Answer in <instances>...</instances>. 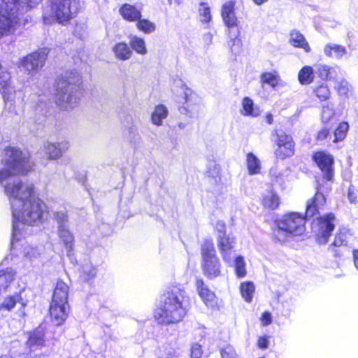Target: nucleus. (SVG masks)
Here are the masks:
<instances>
[{
    "label": "nucleus",
    "mask_w": 358,
    "mask_h": 358,
    "mask_svg": "<svg viewBox=\"0 0 358 358\" xmlns=\"http://www.w3.org/2000/svg\"><path fill=\"white\" fill-rule=\"evenodd\" d=\"M4 192L9 198L13 223V243L19 240V223L38 225L43 223L48 215V206L34 191L28 180H0Z\"/></svg>",
    "instance_id": "f257e3e1"
},
{
    "label": "nucleus",
    "mask_w": 358,
    "mask_h": 358,
    "mask_svg": "<svg viewBox=\"0 0 358 358\" xmlns=\"http://www.w3.org/2000/svg\"><path fill=\"white\" fill-rule=\"evenodd\" d=\"M185 292L177 287L169 289L155 312V318L163 324H176L187 314Z\"/></svg>",
    "instance_id": "f03ea898"
},
{
    "label": "nucleus",
    "mask_w": 358,
    "mask_h": 358,
    "mask_svg": "<svg viewBox=\"0 0 358 358\" xmlns=\"http://www.w3.org/2000/svg\"><path fill=\"white\" fill-rule=\"evenodd\" d=\"M41 0H0V38L13 32L21 23V15Z\"/></svg>",
    "instance_id": "7ed1b4c3"
},
{
    "label": "nucleus",
    "mask_w": 358,
    "mask_h": 358,
    "mask_svg": "<svg viewBox=\"0 0 358 358\" xmlns=\"http://www.w3.org/2000/svg\"><path fill=\"white\" fill-rule=\"evenodd\" d=\"M80 83L81 76L75 70L66 71L57 78L55 98L61 108H73L78 103L83 95Z\"/></svg>",
    "instance_id": "20e7f679"
},
{
    "label": "nucleus",
    "mask_w": 358,
    "mask_h": 358,
    "mask_svg": "<svg viewBox=\"0 0 358 358\" xmlns=\"http://www.w3.org/2000/svg\"><path fill=\"white\" fill-rule=\"evenodd\" d=\"M4 152L0 179H8L15 176H24L33 170L34 162L28 152L13 147L6 148Z\"/></svg>",
    "instance_id": "39448f33"
},
{
    "label": "nucleus",
    "mask_w": 358,
    "mask_h": 358,
    "mask_svg": "<svg viewBox=\"0 0 358 358\" xmlns=\"http://www.w3.org/2000/svg\"><path fill=\"white\" fill-rule=\"evenodd\" d=\"M80 7V0H50V11L45 10L43 21L45 24L55 21L66 24L76 17Z\"/></svg>",
    "instance_id": "423d86ee"
},
{
    "label": "nucleus",
    "mask_w": 358,
    "mask_h": 358,
    "mask_svg": "<svg viewBox=\"0 0 358 358\" xmlns=\"http://www.w3.org/2000/svg\"><path fill=\"white\" fill-rule=\"evenodd\" d=\"M305 217L297 213L285 214L275 220L273 236L280 242L287 241L292 236H301L305 231Z\"/></svg>",
    "instance_id": "0eeeda50"
},
{
    "label": "nucleus",
    "mask_w": 358,
    "mask_h": 358,
    "mask_svg": "<svg viewBox=\"0 0 358 358\" xmlns=\"http://www.w3.org/2000/svg\"><path fill=\"white\" fill-rule=\"evenodd\" d=\"M235 3L232 1L225 2L221 10V15L224 25L227 27V33L229 38L228 45L232 52H238L241 46L239 38V29L238 28V20L234 11Z\"/></svg>",
    "instance_id": "6e6552de"
},
{
    "label": "nucleus",
    "mask_w": 358,
    "mask_h": 358,
    "mask_svg": "<svg viewBox=\"0 0 358 358\" xmlns=\"http://www.w3.org/2000/svg\"><path fill=\"white\" fill-rule=\"evenodd\" d=\"M201 267L203 273L210 278L220 274L221 264L216 256L214 243L212 240H206L201 246Z\"/></svg>",
    "instance_id": "1a4fd4ad"
},
{
    "label": "nucleus",
    "mask_w": 358,
    "mask_h": 358,
    "mask_svg": "<svg viewBox=\"0 0 358 358\" xmlns=\"http://www.w3.org/2000/svg\"><path fill=\"white\" fill-rule=\"evenodd\" d=\"M273 141L276 144L275 155L277 158L284 159L294 153V143L292 137L282 130H278L273 135Z\"/></svg>",
    "instance_id": "9d476101"
},
{
    "label": "nucleus",
    "mask_w": 358,
    "mask_h": 358,
    "mask_svg": "<svg viewBox=\"0 0 358 358\" xmlns=\"http://www.w3.org/2000/svg\"><path fill=\"white\" fill-rule=\"evenodd\" d=\"M335 217L333 213L327 214L315 220L313 230L316 234L317 241L320 244H325L334 231Z\"/></svg>",
    "instance_id": "9b49d317"
},
{
    "label": "nucleus",
    "mask_w": 358,
    "mask_h": 358,
    "mask_svg": "<svg viewBox=\"0 0 358 358\" xmlns=\"http://www.w3.org/2000/svg\"><path fill=\"white\" fill-rule=\"evenodd\" d=\"M46 57L45 51L34 52L22 58L20 64L27 75L34 76L42 69Z\"/></svg>",
    "instance_id": "f8f14e48"
},
{
    "label": "nucleus",
    "mask_w": 358,
    "mask_h": 358,
    "mask_svg": "<svg viewBox=\"0 0 358 358\" xmlns=\"http://www.w3.org/2000/svg\"><path fill=\"white\" fill-rule=\"evenodd\" d=\"M0 92L3 94L6 109L15 114L14 99L16 92L10 85V75L8 71L0 73Z\"/></svg>",
    "instance_id": "ddd939ff"
},
{
    "label": "nucleus",
    "mask_w": 358,
    "mask_h": 358,
    "mask_svg": "<svg viewBox=\"0 0 358 358\" xmlns=\"http://www.w3.org/2000/svg\"><path fill=\"white\" fill-rule=\"evenodd\" d=\"M217 245L223 261L231 264L233 260L232 250L236 245V237L232 234H221L217 236Z\"/></svg>",
    "instance_id": "4468645a"
},
{
    "label": "nucleus",
    "mask_w": 358,
    "mask_h": 358,
    "mask_svg": "<svg viewBox=\"0 0 358 358\" xmlns=\"http://www.w3.org/2000/svg\"><path fill=\"white\" fill-rule=\"evenodd\" d=\"M322 182L327 181L322 180ZM323 187H326L327 190L330 189L329 185L327 182L320 184L315 196L307 203L306 212V216L307 217H312L316 215L318 213V208L324 206L326 203V198L323 194V192H324L322 189Z\"/></svg>",
    "instance_id": "2eb2a0df"
},
{
    "label": "nucleus",
    "mask_w": 358,
    "mask_h": 358,
    "mask_svg": "<svg viewBox=\"0 0 358 358\" xmlns=\"http://www.w3.org/2000/svg\"><path fill=\"white\" fill-rule=\"evenodd\" d=\"M313 159L320 170L324 173V179H332L334 176V157L331 155L323 151L317 152Z\"/></svg>",
    "instance_id": "dca6fc26"
},
{
    "label": "nucleus",
    "mask_w": 358,
    "mask_h": 358,
    "mask_svg": "<svg viewBox=\"0 0 358 358\" xmlns=\"http://www.w3.org/2000/svg\"><path fill=\"white\" fill-rule=\"evenodd\" d=\"M69 313V303L52 301L50 306V315L52 321L56 325L62 324Z\"/></svg>",
    "instance_id": "f3484780"
},
{
    "label": "nucleus",
    "mask_w": 358,
    "mask_h": 358,
    "mask_svg": "<svg viewBox=\"0 0 358 358\" xmlns=\"http://www.w3.org/2000/svg\"><path fill=\"white\" fill-rule=\"evenodd\" d=\"M190 92V90H186L185 92V103L183 106L180 108L179 110L181 114L185 115L189 117H196L199 115L201 106L199 103L193 101V96L189 94Z\"/></svg>",
    "instance_id": "a211bd4d"
},
{
    "label": "nucleus",
    "mask_w": 358,
    "mask_h": 358,
    "mask_svg": "<svg viewBox=\"0 0 358 358\" xmlns=\"http://www.w3.org/2000/svg\"><path fill=\"white\" fill-rule=\"evenodd\" d=\"M69 148V143L66 141L60 143L46 142L43 145L45 153L49 159H56L60 158L63 153Z\"/></svg>",
    "instance_id": "6ab92c4d"
},
{
    "label": "nucleus",
    "mask_w": 358,
    "mask_h": 358,
    "mask_svg": "<svg viewBox=\"0 0 358 358\" xmlns=\"http://www.w3.org/2000/svg\"><path fill=\"white\" fill-rule=\"evenodd\" d=\"M196 286L198 294L204 303L209 307L214 306L216 304L215 294L208 288L203 280L197 278Z\"/></svg>",
    "instance_id": "aec40b11"
},
{
    "label": "nucleus",
    "mask_w": 358,
    "mask_h": 358,
    "mask_svg": "<svg viewBox=\"0 0 358 358\" xmlns=\"http://www.w3.org/2000/svg\"><path fill=\"white\" fill-rule=\"evenodd\" d=\"M348 52L346 48L343 45L329 43L324 47V53L327 57L341 59Z\"/></svg>",
    "instance_id": "412c9836"
},
{
    "label": "nucleus",
    "mask_w": 358,
    "mask_h": 358,
    "mask_svg": "<svg viewBox=\"0 0 358 358\" xmlns=\"http://www.w3.org/2000/svg\"><path fill=\"white\" fill-rule=\"evenodd\" d=\"M119 12L123 19L129 22L137 21L141 17V10L129 3L123 4L120 8Z\"/></svg>",
    "instance_id": "4be33fe9"
},
{
    "label": "nucleus",
    "mask_w": 358,
    "mask_h": 358,
    "mask_svg": "<svg viewBox=\"0 0 358 358\" xmlns=\"http://www.w3.org/2000/svg\"><path fill=\"white\" fill-rule=\"evenodd\" d=\"M112 51L116 59L121 61L129 60L133 55V51L125 42H119L112 48Z\"/></svg>",
    "instance_id": "5701e85b"
},
{
    "label": "nucleus",
    "mask_w": 358,
    "mask_h": 358,
    "mask_svg": "<svg viewBox=\"0 0 358 358\" xmlns=\"http://www.w3.org/2000/svg\"><path fill=\"white\" fill-rule=\"evenodd\" d=\"M69 286L62 280L57 281L52 296V301L68 303Z\"/></svg>",
    "instance_id": "b1692460"
},
{
    "label": "nucleus",
    "mask_w": 358,
    "mask_h": 358,
    "mask_svg": "<svg viewBox=\"0 0 358 358\" xmlns=\"http://www.w3.org/2000/svg\"><path fill=\"white\" fill-rule=\"evenodd\" d=\"M44 343V332L42 329L38 328L30 334L27 341V346L30 350L34 351L43 346Z\"/></svg>",
    "instance_id": "393cba45"
},
{
    "label": "nucleus",
    "mask_w": 358,
    "mask_h": 358,
    "mask_svg": "<svg viewBox=\"0 0 358 358\" xmlns=\"http://www.w3.org/2000/svg\"><path fill=\"white\" fill-rule=\"evenodd\" d=\"M242 108L241 113L244 116H251L253 117L260 115L262 110L255 106L253 101L249 97H245L241 101Z\"/></svg>",
    "instance_id": "a878e982"
},
{
    "label": "nucleus",
    "mask_w": 358,
    "mask_h": 358,
    "mask_svg": "<svg viewBox=\"0 0 358 358\" xmlns=\"http://www.w3.org/2000/svg\"><path fill=\"white\" fill-rule=\"evenodd\" d=\"M17 303H20L22 307V310H20V315L24 316L25 313L24 311V307L27 306V303L22 301V298L19 295H15L13 296L6 298L3 303L0 304V311H10L15 307Z\"/></svg>",
    "instance_id": "bb28decb"
},
{
    "label": "nucleus",
    "mask_w": 358,
    "mask_h": 358,
    "mask_svg": "<svg viewBox=\"0 0 358 358\" xmlns=\"http://www.w3.org/2000/svg\"><path fill=\"white\" fill-rule=\"evenodd\" d=\"M317 73L319 77L322 80H335L338 76V67L320 64L317 67Z\"/></svg>",
    "instance_id": "cd10ccee"
},
{
    "label": "nucleus",
    "mask_w": 358,
    "mask_h": 358,
    "mask_svg": "<svg viewBox=\"0 0 358 358\" xmlns=\"http://www.w3.org/2000/svg\"><path fill=\"white\" fill-rule=\"evenodd\" d=\"M289 41L293 46L302 48L306 52H310L311 50L303 35L298 31L294 30L290 33Z\"/></svg>",
    "instance_id": "c85d7f7f"
},
{
    "label": "nucleus",
    "mask_w": 358,
    "mask_h": 358,
    "mask_svg": "<svg viewBox=\"0 0 358 358\" xmlns=\"http://www.w3.org/2000/svg\"><path fill=\"white\" fill-rule=\"evenodd\" d=\"M206 171L210 177L214 178L219 177L220 166L214 154H210L206 157Z\"/></svg>",
    "instance_id": "c756f323"
},
{
    "label": "nucleus",
    "mask_w": 358,
    "mask_h": 358,
    "mask_svg": "<svg viewBox=\"0 0 358 358\" xmlns=\"http://www.w3.org/2000/svg\"><path fill=\"white\" fill-rule=\"evenodd\" d=\"M129 39L130 48L132 50L141 55H145L147 54L148 50L143 38L131 34L129 36Z\"/></svg>",
    "instance_id": "7c9ffc66"
},
{
    "label": "nucleus",
    "mask_w": 358,
    "mask_h": 358,
    "mask_svg": "<svg viewBox=\"0 0 358 358\" xmlns=\"http://www.w3.org/2000/svg\"><path fill=\"white\" fill-rule=\"evenodd\" d=\"M43 252V247H34L27 245L24 247L23 253L24 257L31 262H36L40 261L42 257Z\"/></svg>",
    "instance_id": "2f4dec72"
},
{
    "label": "nucleus",
    "mask_w": 358,
    "mask_h": 358,
    "mask_svg": "<svg viewBox=\"0 0 358 358\" xmlns=\"http://www.w3.org/2000/svg\"><path fill=\"white\" fill-rule=\"evenodd\" d=\"M239 289L243 299L246 302L250 303L255 292L254 283L250 281L243 282L240 285Z\"/></svg>",
    "instance_id": "473e14b6"
},
{
    "label": "nucleus",
    "mask_w": 358,
    "mask_h": 358,
    "mask_svg": "<svg viewBox=\"0 0 358 358\" xmlns=\"http://www.w3.org/2000/svg\"><path fill=\"white\" fill-rule=\"evenodd\" d=\"M15 273L11 268L0 271V294L4 292L14 280Z\"/></svg>",
    "instance_id": "72a5a7b5"
},
{
    "label": "nucleus",
    "mask_w": 358,
    "mask_h": 358,
    "mask_svg": "<svg viewBox=\"0 0 358 358\" xmlns=\"http://www.w3.org/2000/svg\"><path fill=\"white\" fill-rule=\"evenodd\" d=\"M167 115L168 110L166 107L164 105H158L155 108L152 113V122L157 126H160L162 124L163 120L167 117Z\"/></svg>",
    "instance_id": "f704fd0d"
},
{
    "label": "nucleus",
    "mask_w": 358,
    "mask_h": 358,
    "mask_svg": "<svg viewBox=\"0 0 358 358\" xmlns=\"http://www.w3.org/2000/svg\"><path fill=\"white\" fill-rule=\"evenodd\" d=\"M246 164L250 174H257L261 171L260 160L253 153L250 152L247 155Z\"/></svg>",
    "instance_id": "c9c22d12"
},
{
    "label": "nucleus",
    "mask_w": 358,
    "mask_h": 358,
    "mask_svg": "<svg viewBox=\"0 0 358 358\" xmlns=\"http://www.w3.org/2000/svg\"><path fill=\"white\" fill-rule=\"evenodd\" d=\"M57 233L65 247L71 250L73 245L74 238L69 229V226L66 227H60V229H57Z\"/></svg>",
    "instance_id": "e433bc0d"
},
{
    "label": "nucleus",
    "mask_w": 358,
    "mask_h": 358,
    "mask_svg": "<svg viewBox=\"0 0 358 358\" xmlns=\"http://www.w3.org/2000/svg\"><path fill=\"white\" fill-rule=\"evenodd\" d=\"M314 71L310 66H303L298 73V79L301 85L310 84L314 80Z\"/></svg>",
    "instance_id": "4c0bfd02"
},
{
    "label": "nucleus",
    "mask_w": 358,
    "mask_h": 358,
    "mask_svg": "<svg viewBox=\"0 0 358 358\" xmlns=\"http://www.w3.org/2000/svg\"><path fill=\"white\" fill-rule=\"evenodd\" d=\"M234 267L236 275L238 278H243L246 276V262L243 256L238 255L234 258Z\"/></svg>",
    "instance_id": "58836bf2"
},
{
    "label": "nucleus",
    "mask_w": 358,
    "mask_h": 358,
    "mask_svg": "<svg viewBox=\"0 0 358 358\" xmlns=\"http://www.w3.org/2000/svg\"><path fill=\"white\" fill-rule=\"evenodd\" d=\"M262 204L266 208L275 210L280 205V199L275 193L270 192L264 196Z\"/></svg>",
    "instance_id": "ea45409f"
},
{
    "label": "nucleus",
    "mask_w": 358,
    "mask_h": 358,
    "mask_svg": "<svg viewBox=\"0 0 358 358\" xmlns=\"http://www.w3.org/2000/svg\"><path fill=\"white\" fill-rule=\"evenodd\" d=\"M348 129L349 125L346 122H341L334 131L333 142L336 143L343 141L346 136Z\"/></svg>",
    "instance_id": "a19ab883"
},
{
    "label": "nucleus",
    "mask_w": 358,
    "mask_h": 358,
    "mask_svg": "<svg viewBox=\"0 0 358 358\" xmlns=\"http://www.w3.org/2000/svg\"><path fill=\"white\" fill-rule=\"evenodd\" d=\"M137 28L145 34H150L155 30V24L146 19H139L137 20Z\"/></svg>",
    "instance_id": "79ce46f5"
},
{
    "label": "nucleus",
    "mask_w": 358,
    "mask_h": 358,
    "mask_svg": "<svg viewBox=\"0 0 358 358\" xmlns=\"http://www.w3.org/2000/svg\"><path fill=\"white\" fill-rule=\"evenodd\" d=\"M54 217L57 223L58 229H60V227H66L69 226L68 216L65 210L56 212Z\"/></svg>",
    "instance_id": "37998d69"
},
{
    "label": "nucleus",
    "mask_w": 358,
    "mask_h": 358,
    "mask_svg": "<svg viewBox=\"0 0 358 358\" xmlns=\"http://www.w3.org/2000/svg\"><path fill=\"white\" fill-rule=\"evenodd\" d=\"M199 11L201 22H208L211 20L210 10L206 3H201Z\"/></svg>",
    "instance_id": "c03bdc74"
},
{
    "label": "nucleus",
    "mask_w": 358,
    "mask_h": 358,
    "mask_svg": "<svg viewBox=\"0 0 358 358\" xmlns=\"http://www.w3.org/2000/svg\"><path fill=\"white\" fill-rule=\"evenodd\" d=\"M262 82L275 87L278 83V77L271 73H263L261 76Z\"/></svg>",
    "instance_id": "a18cd8bd"
},
{
    "label": "nucleus",
    "mask_w": 358,
    "mask_h": 358,
    "mask_svg": "<svg viewBox=\"0 0 358 358\" xmlns=\"http://www.w3.org/2000/svg\"><path fill=\"white\" fill-rule=\"evenodd\" d=\"M316 96L322 101L327 100L330 96V91L326 85H321L315 90Z\"/></svg>",
    "instance_id": "49530a36"
},
{
    "label": "nucleus",
    "mask_w": 358,
    "mask_h": 358,
    "mask_svg": "<svg viewBox=\"0 0 358 358\" xmlns=\"http://www.w3.org/2000/svg\"><path fill=\"white\" fill-rule=\"evenodd\" d=\"M351 88V85L345 80H341L336 87L337 91L341 95H346Z\"/></svg>",
    "instance_id": "de8ad7c7"
},
{
    "label": "nucleus",
    "mask_w": 358,
    "mask_h": 358,
    "mask_svg": "<svg viewBox=\"0 0 358 358\" xmlns=\"http://www.w3.org/2000/svg\"><path fill=\"white\" fill-rule=\"evenodd\" d=\"M334 112L332 108L329 106L323 107L322 112V120L324 122H328L334 116Z\"/></svg>",
    "instance_id": "09e8293b"
},
{
    "label": "nucleus",
    "mask_w": 358,
    "mask_h": 358,
    "mask_svg": "<svg viewBox=\"0 0 358 358\" xmlns=\"http://www.w3.org/2000/svg\"><path fill=\"white\" fill-rule=\"evenodd\" d=\"M83 273L86 275V280L94 277L96 273L95 268L90 264H87L83 266Z\"/></svg>",
    "instance_id": "8fccbe9b"
},
{
    "label": "nucleus",
    "mask_w": 358,
    "mask_h": 358,
    "mask_svg": "<svg viewBox=\"0 0 358 358\" xmlns=\"http://www.w3.org/2000/svg\"><path fill=\"white\" fill-rule=\"evenodd\" d=\"M222 358H239L231 346H227L222 350Z\"/></svg>",
    "instance_id": "3c124183"
},
{
    "label": "nucleus",
    "mask_w": 358,
    "mask_h": 358,
    "mask_svg": "<svg viewBox=\"0 0 358 358\" xmlns=\"http://www.w3.org/2000/svg\"><path fill=\"white\" fill-rule=\"evenodd\" d=\"M202 354L201 345L199 343H194L191 348V358H201Z\"/></svg>",
    "instance_id": "603ef678"
},
{
    "label": "nucleus",
    "mask_w": 358,
    "mask_h": 358,
    "mask_svg": "<svg viewBox=\"0 0 358 358\" xmlns=\"http://www.w3.org/2000/svg\"><path fill=\"white\" fill-rule=\"evenodd\" d=\"M215 230L217 231V235H216V237L217 236H221V234H227L226 233V225L224 224V222L222 220H218L216 223H215Z\"/></svg>",
    "instance_id": "864d4df0"
},
{
    "label": "nucleus",
    "mask_w": 358,
    "mask_h": 358,
    "mask_svg": "<svg viewBox=\"0 0 358 358\" xmlns=\"http://www.w3.org/2000/svg\"><path fill=\"white\" fill-rule=\"evenodd\" d=\"M261 322L263 326H268L272 322L271 314L268 312H264L261 317Z\"/></svg>",
    "instance_id": "5fc2aeb1"
},
{
    "label": "nucleus",
    "mask_w": 358,
    "mask_h": 358,
    "mask_svg": "<svg viewBox=\"0 0 358 358\" xmlns=\"http://www.w3.org/2000/svg\"><path fill=\"white\" fill-rule=\"evenodd\" d=\"M345 242V235L343 234L341 232H340L339 234H338L335 238H334V245L335 246H341Z\"/></svg>",
    "instance_id": "6e6d98bb"
},
{
    "label": "nucleus",
    "mask_w": 358,
    "mask_h": 358,
    "mask_svg": "<svg viewBox=\"0 0 358 358\" xmlns=\"http://www.w3.org/2000/svg\"><path fill=\"white\" fill-rule=\"evenodd\" d=\"M329 136V131L327 129H321L317 134V140L320 141H322L327 140Z\"/></svg>",
    "instance_id": "4d7b16f0"
},
{
    "label": "nucleus",
    "mask_w": 358,
    "mask_h": 358,
    "mask_svg": "<svg viewBox=\"0 0 358 358\" xmlns=\"http://www.w3.org/2000/svg\"><path fill=\"white\" fill-rule=\"evenodd\" d=\"M268 340L266 337H260L258 340V346L262 349H266L268 347Z\"/></svg>",
    "instance_id": "13d9d810"
},
{
    "label": "nucleus",
    "mask_w": 358,
    "mask_h": 358,
    "mask_svg": "<svg viewBox=\"0 0 358 358\" xmlns=\"http://www.w3.org/2000/svg\"><path fill=\"white\" fill-rule=\"evenodd\" d=\"M348 199L351 203L355 202L356 196L355 195V189L352 187H350L348 189Z\"/></svg>",
    "instance_id": "bf43d9fd"
},
{
    "label": "nucleus",
    "mask_w": 358,
    "mask_h": 358,
    "mask_svg": "<svg viewBox=\"0 0 358 358\" xmlns=\"http://www.w3.org/2000/svg\"><path fill=\"white\" fill-rule=\"evenodd\" d=\"M353 257L355 266L358 269V250L354 251Z\"/></svg>",
    "instance_id": "052dcab7"
},
{
    "label": "nucleus",
    "mask_w": 358,
    "mask_h": 358,
    "mask_svg": "<svg viewBox=\"0 0 358 358\" xmlns=\"http://www.w3.org/2000/svg\"><path fill=\"white\" fill-rule=\"evenodd\" d=\"M266 122L271 124L273 123V115L271 113H268L266 116Z\"/></svg>",
    "instance_id": "680f3d73"
},
{
    "label": "nucleus",
    "mask_w": 358,
    "mask_h": 358,
    "mask_svg": "<svg viewBox=\"0 0 358 358\" xmlns=\"http://www.w3.org/2000/svg\"><path fill=\"white\" fill-rule=\"evenodd\" d=\"M253 2L257 5H261L268 1V0H252Z\"/></svg>",
    "instance_id": "e2e57ef3"
},
{
    "label": "nucleus",
    "mask_w": 358,
    "mask_h": 358,
    "mask_svg": "<svg viewBox=\"0 0 358 358\" xmlns=\"http://www.w3.org/2000/svg\"><path fill=\"white\" fill-rule=\"evenodd\" d=\"M178 127H179L180 129H184L185 127V124L180 122L178 124Z\"/></svg>",
    "instance_id": "0e129e2a"
},
{
    "label": "nucleus",
    "mask_w": 358,
    "mask_h": 358,
    "mask_svg": "<svg viewBox=\"0 0 358 358\" xmlns=\"http://www.w3.org/2000/svg\"><path fill=\"white\" fill-rule=\"evenodd\" d=\"M166 358H178V357L176 355H173L169 356Z\"/></svg>",
    "instance_id": "69168bd1"
},
{
    "label": "nucleus",
    "mask_w": 358,
    "mask_h": 358,
    "mask_svg": "<svg viewBox=\"0 0 358 358\" xmlns=\"http://www.w3.org/2000/svg\"><path fill=\"white\" fill-rule=\"evenodd\" d=\"M169 3H171L172 0H168ZM176 3H179V0H175Z\"/></svg>",
    "instance_id": "338daca9"
},
{
    "label": "nucleus",
    "mask_w": 358,
    "mask_h": 358,
    "mask_svg": "<svg viewBox=\"0 0 358 358\" xmlns=\"http://www.w3.org/2000/svg\"><path fill=\"white\" fill-rule=\"evenodd\" d=\"M0 358H6V357H0Z\"/></svg>",
    "instance_id": "774afa93"
}]
</instances>
